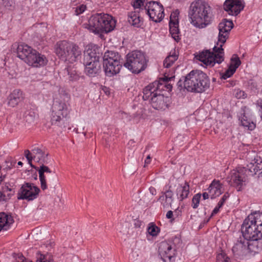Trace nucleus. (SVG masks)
<instances>
[{"label":"nucleus","mask_w":262,"mask_h":262,"mask_svg":"<svg viewBox=\"0 0 262 262\" xmlns=\"http://www.w3.org/2000/svg\"><path fill=\"white\" fill-rule=\"evenodd\" d=\"M214 46L213 51L206 50L202 51L198 56V59L207 66L212 67L215 63H221L224 60V50L222 45Z\"/></svg>","instance_id":"nucleus-10"},{"label":"nucleus","mask_w":262,"mask_h":262,"mask_svg":"<svg viewBox=\"0 0 262 262\" xmlns=\"http://www.w3.org/2000/svg\"><path fill=\"white\" fill-rule=\"evenodd\" d=\"M211 7L204 1L193 2L189 7L188 17L191 23L196 28L206 27L211 21Z\"/></svg>","instance_id":"nucleus-4"},{"label":"nucleus","mask_w":262,"mask_h":262,"mask_svg":"<svg viewBox=\"0 0 262 262\" xmlns=\"http://www.w3.org/2000/svg\"><path fill=\"white\" fill-rule=\"evenodd\" d=\"M247 161L249 163L247 166L239 170H232L228 177V183L233 187H235L237 191H240L246 181V175L254 176L260 170H262V159L260 157L256 156L254 152L247 154Z\"/></svg>","instance_id":"nucleus-2"},{"label":"nucleus","mask_w":262,"mask_h":262,"mask_svg":"<svg viewBox=\"0 0 262 262\" xmlns=\"http://www.w3.org/2000/svg\"><path fill=\"white\" fill-rule=\"evenodd\" d=\"M208 190L211 199H213L222 193V184L219 180H213L210 184Z\"/></svg>","instance_id":"nucleus-19"},{"label":"nucleus","mask_w":262,"mask_h":262,"mask_svg":"<svg viewBox=\"0 0 262 262\" xmlns=\"http://www.w3.org/2000/svg\"><path fill=\"white\" fill-rule=\"evenodd\" d=\"M45 180L46 182V185L47 186V181L51 184L53 185L54 183L56 182L57 178L56 176L55 175V180H54L52 182L50 181V180L52 179L51 175L50 173H46L45 172Z\"/></svg>","instance_id":"nucleus-46"},{"label":"nucleus","mask_w":262,"mask_h":262,"mask_svg":"<svg viewBox=\"0 0 262 262\" xmlns=\"http://www.w3.org/2000/svg\"><path fill=\"white\" fill-rule=\"evenodd\" d=\"M25 62L29 66L37 68L46 65L48 60L44 55L33 50Z\"/></svg>","instance_id":"nucleus-16"},{"label":"nucleus","mask_w":262,"mask_h":262,"mask_svg":"<svg viewBox=\"0 0 262 262\" xmlns=\"http://www.w3.org/2000/svg\"><path fill=\"white\" fill-rule=\"evenodd\" d=\"M174 77H168L166 76H164V78H161L159 81H157V82H159L163 84L162 89H161V91L162 90H164V88H166V90L170 91L172 89V85L170 84L167 83V82L170 81L171 79H172Z\"/></svg>","instance_id":"nucleus-34"},{"label":"nucleus","mask_w":262,"mask_h":262,"mask_svg":"<svg viewBox=\"0 0 262 262\" xmlns=\"http://www.w3.org/2000/svg\"><path fill=\"white\" fill-rule=\"evenodd\" d=\"M145 54L139 51H134L126 55L124 66L133 73H139L145 70L147 66Z\"/></svg>","instance_id":"nucleus-8"},{"label":"nucleus","mask_w":262,"mask_h":262,"mask_svg":"<svg viewBox=\"0 0 262 262\" xmlns=\"http://www.w3.org/2000/svg\"><path fill=\"white\" fill-rule=\"evenodd\" d=\"M229 197V195L228 193L225 194L222 198L220 202H222V203L224 204L227 198Z\"/></svg>","instance_id":"nucleus-52"},{"label":"nucleus","mask_w":262,"mask_h":262,"mask_svg":"<svg viewBox=\"0 0 262 262\" xmlns=\"http://www.w3.org/2000/svg\"><path fill=\"white\" fill-rule=\"evenodd\" d=\"M25 155L31 167L38 171L41 189H46L45 172L51 174L52 177L51 182L55 180V172H52L48 166L45 165V164H48L49 162L48 153L45 148L35 147L31 151L26 150Z\"/></svg>","instance_id":"nucleus-1"},{"label":"nucleus","mask_w":262,"mask_h":262,"mask_svg":"<svg viewBox=\"0 0 262 262\" xmlns=\"http://www.w3.org/2000/svg\"><path fill=\"white\" fill-rule=\"evenodd\" d=\"M17 164L18 165H20V166H22L23 164V163L21 161H19Z\"/></svg>","instance_id":"nucleus-60"},{"label":"nucleus","mask_w":262,"mask_h":262,"mask_svg":"<svg viewBox=\"0 0 262 262\" xmlns=\"http://www.w3.org/2000/svg\"><path fill=\"white\" fill-rule=\"evenodd\" d=\"M246 241H257L262 238V212L251 213L244 220L241 228Z\"/></svg>","instance_id":"nucleus-5"},{"label":"nucleus","mask_w":262,"mask_h":262,"mask_svg":"<svg viewBox=\"0 0 262 262\" xmlns=\"http://www.w3.org/2000/svg\"><path fill=\"white\" fill-rule=\"evenodd\" d=\"M189 193V185L188 183L185 182L184 184L179 185L177 189V195L180 201H183L187 198Z\"/></svg>","instance_id":"nucleus-28"},{"label":"nucleus","mask_w":262,"mask_h":262,"mask_svg":"<svg viewBox=\"0 0 262 262\" xmlns=\"http://www.w3.org/2000/svg\"><path fill=\"white\" fill-rule=\"evenodd\" d=\"M24 99L23 92L19 90H15L8 97V104L9 106L14 107Z\"/></svg>","instance_id":"nucleus-23"},{"label":"nucleus","mask_w":262,"mask_h":262,"mask_svg":"<svg viewBox=\"0 0 262 262\" xmlns=\"http://www.w3.org/2000/svg\"><path fill=\"white\" fill-rule=\"evenodd\" d=\"M244 5L242 0H226L224 9L230 15L236 16L244 9Z\"/></svg>","instance_id":"nucleus-15"},{"label":"nucleus","mask_w":262,"mask_h":262,"mask_svg":"<svg viewBox=\"0 0 262 262\" xmlns=\"http://www.w3.org/2000/svg\"><path fill=\"white\" fill-rule=\"evenodd\" d=\"M38 115L31 110H27L24 114V120L28 124L34 123L37 118Z\"/></svg>","instance_id":"nucleus-31"},{"label":"nucleus","mask_w":262,"mask_h":262,"mask_svg":"<svg viewBox=\"0 0 262 262\" xmlns=\"http://www.w3.org/2000/svg\"><path fill=\"white\" fill-rule=\"evenodd\" d=\"M71 50L68 52L69 58L68 57V61L72 63L81 58L82 51L78 46L73 43H71Z\"/></svg>","instance_id":"nucleus-24"},{"label":"nucleus","mask_w":262,"mask_h":262,"mask_svg":"<svg viewBox=\"0 0 262 262\" xmlns=\"http://www.w3.org/2000/svg\"><path fill=\"white\" fill-rule=\"evenodd\" d=\"M128 21L132 26L139 28L143 24V19L140 16L139 13L132 12L128 14Z\"/></svg>","instance_id":"nucleus-27"},{"label":"nucleus","mask_w":262,"mask_h":262,"mask_svg":"<svg viewBox=\"0 0 262 262\" xmlns=\"http://www.w3.org/2000/svg\"><path fill=\"white\" fill-rule=\"evenodd\" d=\"M150 159H151V158H150V155H148L145 160L144 167H145L146 165H147L148 164H149L150 163Z\"/></svg>","instance_id":"nucleus-51"},{"label":"nucleus","mask_w":262,"mask_h":262,"mask_svg":"<svg viewBox=\"0 0 262 262\" xmlns=\"http://www.w3.org/2000/svg\"><path fill=\"white\" fill-rule=\"evenodd\" d=\"M13 222L14 220L11 215L5 212L0 213V231L9 229Z\"/></svg>","instance_id":"nucleus-22"},{"label":"nucleus","mask_w":262,"mask_h":262,"mask_svg":"<svg viewBox=\"0 0 262 262\" xmlns=\"http://www.w3.org/2000/svg\"><path fill=\"white\" fill-rule=\"evenodd\" d=\"M102 18L104 20L103 23H102V33H108L112 31L116 26V20L112 16L104 14H102Z\"/></svg>","instance_id":"nucleus-18"},{"label":"nucleus","mask_w":262,"mask_h":262,"mask_svg":"<svg viewBox=\"0 0 262 262\" xmlns=\"http://www.w3.org/2000/svg\"><path fill=\"white\" fill-rule=\"evenodd\" d=\"M241 62L239 57L236 55H233L231 59V62L229 67L236 71V69L239 66Z\"/></svg>","instance_id":"nucleus-35"},{"label":"nucleus","mask_w":262,"mask_h":262,"mask_svg":"<svg viewBox=\"0 0 262 262\" xmlns=\"http://www.w3.org/2000/svg\"><path fill=\"white\" fill-rule=\"evenodd\" d=\"M159 249L161 252H163L166 255V257H168L169 260L172 258L173 256L171 254L172 250L171 245L167 243H162L161 244Z\"/></svg>","instance_id":"nucleus-32"},{"label":"nucleus","mask_w":262,"mask_h":262,"mask_svg":"<svg viewBox=\"0 0 262 262\" xmlns=\"http://www.w3.org/2000/svg\"><path fill=\"white\" fill-rule=\"evenodd\" d=\"M243 239L242 237H240L232 248V252L235 255H243L247 250L248 241H246L245 239Z\"/></svg>","instance_id":"nucleus-20"},{"label":"nucleus","mask_w":262,"mask_h":262,"mask_svg":"<svg viewBox=\"0 0 262 262\" xmlns=\"http://www.w3.org/2000/svg\"><path fill=\"white\" fill-rule=\"evenodd\" d=\"M67 71L69 76V79L70 80H76L78 79L79 76L75 71L68 70Z\"/></svg>","instance_id":"nucleus-40"},{"label":"nucleus","mask_w":262,"mask_h":262,"mask_svg":"<svg viewBox=\"0 0 262 262\" xmlns=\"http://www.w3.org/2000/svg\"><path fill=\"white\" fill-rule=\"evenodd\" d=\"M71 43L63 40L56 44L55 49L56 54L62 60L68 61V57L69 58L68 52L71 49Z\"/></svg>","instance_id":"nucleus-17"},{"label":"nucleus","mask_w":262,"mask_h":262,"mask_svg":"<svg viewBox=\"0 0 262 262\" xmlns=\"http://www.w3.org/2000/svg\"><path fill=\"white\" fill-rule=\"evenodd\" d=\"M7 198L5 195L3 194V193L0 191V202L1 201H6L7 200Z\"/></svg>","instance_id":"nucleus-54"},{"label":"nucleus","mask_w":262,"mask_h":262,"mask_svg":"<svg viewBox=\"0 0 262 262\" xmlns=\"http://www.w3.org/2000/svg\"><path fill=\"white\" fill-rule=\"evenodd\" d=\"M178 14L179 12L178 11H175L171 13L170 16L169 21H172L175 24H179Z\"/></svg>","instance_id":"nucleus-43"},{"label":"nucleus","mask_w":262,"mask_h":262,"mask_svg":"<svg viewBox=\"0 0 262 262\" xmlns=\"http://www.w3.org/2000/svg\"><path fill=\"white\" fill-rule=\"evenodd\" d=\"M223 205H224V204H223V203H222V202H220H220L218 203V204H217V206H217L219 209H220V208H221L223 206Z\"/></svg>","instance_id":"nucleus-59"},{"label":"nucleus","mask_w":262,"mask_h":262,"mask_svg":"<svg viewBox=\"0 0 262 262\" xmlns=\"http://www.w3.org/2000/svg\"><path fill=\"white\" fill-rule=\"evenodd\" d=\"M120 232H122L124 234H127L128 232L127 230V227H126V229H124L123 228L120 230Z\"/></svg>","instance_id":"nucleus-58"},{"label":"nucleus","mask_w":262,"mask_h":262,"mask_svg":"<svg viewBox=\"0 0 262 262\" xmlns=\"http://www.w3.org/2000/svg\"><path fill=\"white\" fill-rule=\"evenodd\" d=\"M184 78L183 80L180 79L177 83L178 86L182 88L183 87V85H184Z\"/></svg>","instance_id":"nucleus-55"},{"label":"nucleus","mask_w":262,"mask_h":262,"mask_svg":"<svg viewBox=\"0 0 262 262\" xmlns=\"http://www.w3.org/2000/svg\"><path fill=\"white\" fill-rule=\"evenodd\" d=\"M122 67L121 63L114 64V62L110 64H103V68L105 75L108 77H112L119 73Z\"/></svg>","instance_id":"nucleus-21"},{"label":"nucleus","mask_w":262,"mask_h":262,"mask_svg":"<svg viewBox=\"0 0 262 262\" xmlns=\"http://www.w3.org/2000/svg\"><path fill=\"white\" fill-rule=\"evenodd\" d=\"M15 163V161H13L11 159H8L6 161L5 168L7 170L10 169L12 167L14 166Z\"/></svg>","instance_id":"nucleus-47"},{"label":"nucleus","mask_w":262,"mask_h":262,"mask_svg":"<svg viewBox=\"0 0 262 262\" xmlns=\"http://www.w3.org/2000/svg\"><path fill=\"white\" fill-rule=\"evenodd\" d=\"M33 51V50L27 45H19L17 48V57L25 61Z\"/></svg>","instance_id":"nucleus-25"},{"label":"nucleus","mask_w":262,"mask_h":262,"mask_svg":"<svg viewBox=\"0 0 262 262\" xmlns=\"http://www.w3.org/2000/svg\"><path fill=\"white\" fill-rule=\"evenodd\" d=\"M147 0H132V5L135 9L139 8L142 12V8H144Z\"/></svg>","instance_id":"nucleus-36"},{"label":"nucleus","mask_w":262,"mask_h":262,"mask_svg":"<svg viewBox=\"0 0 262 262\" xmlns=\"http://www.w3.org/2000/svg\"><path fill=\"white\" fill-rule=\"evenodd\" d=\"M70 96L65 93H61L54 101L52 106L51 117L52 125L61 129L69 125L68 115L70 112Z\"/></svg>","instance_id":"nucleus-3"},{"label":"nucleus","mask_w":262,"mask_h":262,"mask_svg":"<svg viewBox=\"0 0 262 262\" xmlns=\"http://www.w3.org/2000/svg\"><path fill=\"white\" fill-rule=\"evenodd\" d=\"M40 190L33 184L26 183L23 185L18 193V199L32 201L37 198Z\"/></svg>","instance_id":"nucleus-12"},{"label":"nucleus","mask_w":262,"mask_h":262,"mask_svg":"<svg viewBox=\"0 0 262 262\" xmlns=\"http://www.w3.org/2000/svg\"><path fill=\"white\" fill-rule=\"evenodd\" d=\"M201 195L200 193H198L194 195L192 200V207L194 209H196L199 204Z\"/></svg>","instance_id":"nucleus-39"},{"label":"nucleus","mask_w":262,"mask_h":262,"mask_svg":"<svg viewBox=\"0 0 262 262\" xmlns=\"http://www.w3.org/2000/svg\"><path fill=\"white\" fill-rule=\"evenodd\" d=\"M209 85L208 77L200 70H193L184 78V87L189 92L202 93L208 89Z\"/></svg>","instance_id":"nucleus-7"},{"label":"nucleus","mask_w":262,"mask_h":262,"mask_svg":"<svg viewBox=\"0 0 262 262\" xmlns=\"http://www.w3.org/2000/svg\"><path fill=\"white\" fill-rule=\"evenodd\" d=\"M233 27V24L231 20L226 19H223L219 25V36L217 45H223L229 37V32Z\"/></svg>","instance_id":"nucleus-13"},{"label":"nucleus","mask_w":262,"mask_h":262,"mask_svg":"<svg viewBox=\"0 0 262 262\" xmlns=\"http://www.w3.org/2000/svg\"><path fill=\"white\" fill-rule=\"evenodd\" d=\"M148 233L152 236H155L157 235L158 233L159 232V229L157 226L155 225H151L148 228Z\"/></svg>","instance_id":"nucleus-38"},{"label":"nucleus","mask_w":262,"mask_h":262,"mask_svg":"<svg viewBox=\"0 0 262 262\" xmlns=\"http://www.w3.org/2000/svg\"><path fill=\"white\" fill-rule=\"evenodd\" d=\"M142 13L148 15L150 19L156 23L160 22L164 17L163 6L156 1L146 3L144 7L142 8Z\"/></svg>","instance_id":"nucleus-11"},{"label":"nucleus","mask_w":262,"mask_h":262,"mask_svg":"<svg viewBox=\"0 0 262 262\" xmlns=\"http://www.w3.org/2000/svg\"><path fill=\"white\" fill-rule=\"evenodd\" d=\"M166 216L168 219H172V220H173V219H172L173 212L171 210L168 211L166 213Z\"/></svg>","instance_id":"nucleus-49"},{"label":"nucleus","mask_w":262,"mask_h":262,"mask_svg":"<svg viewBox=\"0 0 262 262\" xmlns=\"http://www.w3.org/2000/svg\"><path fill=\"white\" fill-rule=\"evenodd\" d=\"M173 192L170 190H167L165 193V195H163L159 198V200L164 199L165 198V202L162 203L163 208H166L170 206L173 201Z\"/></svg>","instance_id":"nucleus-30"},{"label":"nucleus","mask_w":262,"mask_h":262,"mask_svg":"<svg viewBox=\"0 0 262 262\" xmlns=\"http://www.w3.org/2000/svg\"><path fill=\"white\" fill-rule=\"evenodd\" d=\"M149 191L152 195H155L157 193L156 189L153 187H149Z\"/></svg>","instance_id":"nucleus-50"},{"label":"nucleus","mask_w":262,"mask_h":262,"mask_svg":"<svg viewBox=\"0 0 262 262\" xmlns=\"http://www.w3.org/2000/svg\"><path fill=\"white\" fill-rule=\"evenodd\" d=\"M86 6L84 5H80L76 8L75 13L76 15H78L83 13L86 9Z\"/></svg>","instance_id":"nucleus-44"},{"label":"nucleus","mask_w":262,"mask_h":262,"mask_svg":"<svg viewBox=\"0 0 262 262\" xmlns=\"http://www.w3.org/2000/svg\"><path fill=\"white\" fill-rule=\"evenodd\" d=\"M204 200H206L209 198L210 194L207 192H204L202 194Z\"/></svg>","instance_id":"nucleus-57"},{"label":"nucleus","mask_w":262,"mask_h":262,"mask_svg":"<svg viewBox=\"0 0 262 262\" xmlns=\"http://www.w3.org/2000/svg\"><path fill=\"white\" fill-rule=\"evenodd\" d=\"M245 118L246 117L244 116L241 119V122L242 125L247 127L248 129L252 130L254 128V124L253 122H250V121L247 119H245Z\"/></svg>","instance_id":"nucleus-37"},{"label":"nucleus","mask_w":262,"mask_h":262,"mask_svg":"<svg viewBox=\"0 0 262 262\" xmlns=\"http://www.w3.org/2000/svg\"><path fill=\"white\" fill-rule=\"evenodd\" d=\"M177 59L178 55L176 54L175 52H173L172 54L170 53V54L165 58L163 62L164 67L166 68H169Z\"/></svg>","instance_id":"nucleus-33"},{"label":"nucleus","mask_w":262,"mask_h":262,"mask_svg":"<svg viewBox=\"0 0 262 262\" xmlns=\"http://www.w3.org/2000/svg\"><path fill=\"white\" fill-rule=\"evenodd\" d=\"M100 57L95 50L88 48L84 53L83 64L85 66L84 72L90 77H95L100 71Z\"/></svg>","instance_id":"nucleus-9"},{"label":"nucleus","mask_w":262,"mask_h":262,"mask_svg":"<svg viewBox=\"0 0 262 262\" xmlns=\"http://www.w3.org/2000/svg\"><path fill=\"white\" fill-rule=\"evenodd\" d=\"M219 210L220 209L217 206H216L212 212L211 216H213V215L218 213Z\"/></svg>","instance_id":"nucleus-56"},{"label":"nucleus","mask_w":262,"mask_h":262,"mask_svg":"<svg viewBox=\"0 0 262 262\" xmlns=\"http://www.w3.org/2000/svg\"><path fill=\"white\" fill-rule=\"evenodd\" d=\"M134 143V141H133V140H130V141H129V143L132 144V143Z\"/></svg>","instance_id":"nucleus-61"},{"label":"nucleus","mask_w":262,"mask_h":262,"mask_svg":"<svg viewBox=\"0 0 262 262\" xmlns=\"http://www.w3.org/2000/svg\"><path fill=\"white\" fill-rule=\"evenodd\" d=\"M217 262H230V258L226 254L222 253L217 256Z\"/></svg>","instance_id":"nucleus-41"},{"label":"nucleus","mask_w":262,"mask_h":262,"mask_svg":"<svg viewBox=\"0 0 262 262\" xmlns=\"http://www.w3.org/2000/svg\"><path fill=\"white\" fill-rule=\"evenodd\" d=\"M103 64L114 62V64L121 63L120 56L117 52L114 51H107L103 56Z\"/></svg>","instance_id":"nucleus-26"},{"label":"nucleus","mask_w":262,"mask_h":262,"mask_svg":"<svg viewBox=\"0 0 262 262\" xmlns=\"http://www.w3.org/2000/svg\"><path fill=\"white\" fill-rule=\"evenodd\" d=\"M39 259V262H51L53 260L50 255H45L41 254Z\"/></svg>","instance_id":"nucleus-45"},{"label":"nucleus","mask_w":262,"mask_h":262,"mask_svg":"<svg viewBox=\"0 0 262 262\" xmlns=\"http://www.w3.org/2000/svg\"><path fill=\"white\" fill-rule=\"evenodd\" d=\"M235 70H233L232 68L229 67V68L223 74L222 77L224 79H226L228 78L231 77L235 73Z\"/></svg>","instance_id":"nucleus-42"},{"label":"nucleus","mask_w":262,"mask_h":262,"mask_svg":"<svg viewBox=\"0 0 262 262\" xmlns=\"http://www.w3.org/2000/svg\"><path fill=\"white\" fill-rule=\"evenodd\" d=\"M169 32L171 35V37L177 42H179L181 39L180 36V32L179 29V24H175L172 21H169Z\"/></svg>","instance_id":"nucleus-29"},{"label":"nucleus","mask_w":262,"mask_h":262,"mask_svg":"<svg viewBox=\"0 0 262 262\" xmlns=\"http://www.w3.org/2000/svg\"><path fill=\"white\" fill-rule=\"evenodd\" d=\"M25 258L23 255H20L18 257V260L15 262H25Z\"/></svg>","instance_id":"nucleus-53"},{"label":"nucleus","mask_w":262,"mask_h":262,"mask_svg":"<svg viewBox=\"0 0 262 262\" xmlns=\"http://www.w3.org/2000/svg\"><path fill=\"white\" fill-rule=\"evenodd\" d=\"M163 84L156 81L150 83L143 90V99L149 100L152 107L157 110H164L168 107L169 98L161 94Z\"/></svg>","instance_id":"nucleus-6"},{"label":"nucleus","mask_w":262,"mask_h":262,"mask_svg":"<svg viewBox=\"0 0 262 262\" xmlns=\"http://www.w3.org/2000/svg\"><path fill=\"white\" fill-rule=\"evenodd\" d=\"M103 13H97L90 17L88 23L83 25L85 28L89 29L91 32L95 34L102 33V26L104 19H103Z\"/></svg>","instance_id":"nucleus-14"},{"label":"nucleus","mask_w":262,"mask_h":262,"mask_svg":"<svg viewBox=\"0 0 262 262\" xmlns=\"http://www.w3.org/2000/svg\"><path fill=\"white\" fill-rule=\"evenodd\" d=\"M235 97L238 99L244 98L246 97V94L243 91L237 90L235 94Z\"/></svg>","instance_id":"nucleus-48"}]
</instances>
